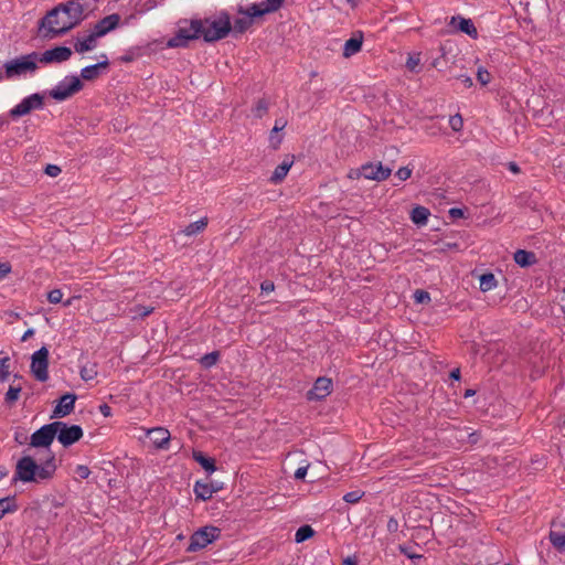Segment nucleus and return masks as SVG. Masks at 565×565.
Here are the masks:
<instances>
[{"instance_id":"obj_1","label":"nucleus","mask_w":565,"mask_h":565,"mask_svg":"<svg viewBox=\"0 0 565 565\" xmlns=\"http://www.w3.org/2000/svg\"><path fill=\"white\" fill-rule=\"evenodd\" d=\"M56 470V458L52 451H49L40 462L35 457L24 454L15 463L13 481L44 483L54 478Z\"/></svg>"},{"instance_id":"obj_2","label":"nucleus","mask_w":565,"mask_h":565,"mask_svg":"<svg viewBox=\"0 0 565 565\" xmlns=\"http://www.w3.org/2000/svg\"><path fill=\"white\" fill-rule=\"evenodd\" d=\"M83 11L79 1H68L51 10L42 20L41 26L46 31V35L55 36L65 33L81 22Z\"/></svg>"},{"instance_id":"obj_3","label":"nucleus","mask_w":565,"mask_h":565,"mask_svg":"<svg viewBox=\"0 0 565 565\" xmlns=\"http://www.w3.org/2000/svg\"><path fill=\"white\" fill-rule=\"evenodd\" d=\"M284 0H255L247 8H239L238 13L243 15L234 22V29L237 32H244L252 25L254 18L263 17L266 13L277 11Z\"/></svg>"},{"instance_id":"obj_4","label":"nucleus","mask_w":565,"mask_h":565,"mask_svg":"<svg viewBox=\"0 0 565 565\" xmlns=\"http://www.w3.org/2000/svg\"><path fill=\"white\" fill-rule=\"evenodd\" d=\"M202 39L205 42H215L227 36L231 32L230 15L224 12H217L205 19H201Z\"/></svg>"},{"instance_id":"obj_5","label":"nucleus","mask_w":565,"mask_h":565,"mask_svg":"<svg viewBox=\"0 0 565 565\" xmlns=\"http://www.w3.org/2000/svg\"><path fill=\"white\" fill-rule=\"evenodd\" d=\"M39 55L31 53L21 55L3 64V73H0V79H17L28 74H33L38 70Z\"/></svg>"},{"instance_id":"obj_6","label":"nucleus","mask_w":565,"mask_h":565,"mask_svg":"<svg viewBox=\"0 0 565 565\" xmlns=\"http://www.w3.org/2000/svg\"><path fill=\"white\" fill-rule=\"evenodd\" d=\"M201 19H192L180 24L177 34L167 42L168 47L185 46L189 41L202 38Z\"/></svg>"},{"instance_id":"obj_7","label":"nucleus","mask_w":565,"mask_h":565,"mask_svg":"<svg viewBox=\"0 0 565 565\" xmlns=\"http://www.w3.org/2000/svg\"><path fill=\"white\" fill-rule=\"evenodd\" d=\"M221 530L216 526H204L195 531L186 548L188 552H198L220 537Z\"/></svg>"},{"instance_id":"obj_8","label":"nucleus","mask_w":565,"mask_h":565,"mask_svg":"<svg viewBox=\"0 0 565 565\" xmlns=\"http://www.w3.org/2000/svg\"><path fill=\"white\" fill-rule=\"evenodd\" d=\"M55 436L64 446L68 447L83 437V429L78 425H67L64 422H54Z\"/></svg>"},{"instance_id":"obj_9","label":"nucleus","mask_w":565,"mask_h":565,"mask_svg":"<svg viewBox=\"0 0 565 565\" xmlns=\"http://www.w3.org/2000/svg\"><path fill=\"white\" fill-rule=\"evenodd\" d=\"M82 87L83 84L77 76L65 77L50 92V96L55 100L62 102L79 92Z\"/></svg>"},{"instance_id":"obj_10","label":"nucleus","mask_w":565,"mask_h":565,"mask_svg":"<svg viewBox=\"0 0 565 565\" xmlns=\"http://www.w3.org/2000/svg\"><path fill=\"white\" fill-rule=\"evenodd\" d=\"M44 105L43 96L34 93L23 98L19 104L10 109L11 118L17 119L30 114L32 110L41 109Z\"/></svg>"},{"instance_id":"obj_11","label":"nucleus","mask_w":565,"mask_h":565,"mask_svg":"<svg viewBox=\"0 0 565 565\" xmlns=\"http://www.w3.org/2000/svg\"><path fill=\"white\" fill-rule=\"evenodd\" d=\"M49 351L45 347L35 351L31 358V372L34 377L40 382H45L49 379Z\"/></svg>"},{"instance_id":"obj_12","label":"nucleus","mask_w":565,"mask_h":565,"mask_svg":"<svg viewBox=\"0 0 565 565\" xmlns=\"http://www.w3.org/2000/svg\"><path fill=\"white\" fill-rule=\"evenodd\" d=\"M55 428L54 422L51 424H46L42 426L40 429L34 431L30 437V446L34 448H46L47 452L50 450V446L54 441L55 438Z\"/></svg>"},{"instance_id":"obj_13","label":"nucleus","mask_w":565,"mask_h":565,"mask_svg":"<svg viewBox=\"0 0 565 565\" xmlns=\"http://www.w3.org/2000/svg\"><path fill=\"white\" fill-rule=\"evenodd\" d=\"M360 173L366 180L384 181L391 175L392 170L383 167L381 162L366 163L361 167Z\"/></svg>"},{"instance_id":"obj_14","label":"nucleus","mask_w":565,"mask_h":565,"mask_svg":"<svg viewBox=\"0 0 565 565\" xmlns=\"http://www.w3.org/2000/svg\"><path fill=\"white\" fill-rule=\"evenodd\" d=\"M332 392V381L328 377H319L316 380L311 390L307 393L309 401H320L326 398Z\"/></svg>"},{"instance_id":"obj_15","label":"nucleus","mask_w":565,"mask_h":565,"mask_svg":"<svg viewBox=\"0 0 565 565\" xmlns=\"http://www.w3.org/2000/svg\"><path fill=\"white\" fill-rule=\"evenodd\" d=\"M72 55V51L66 46H57L51 50H46L39 56V62L42 63H61L67 61Z\"/></svg>"},{"instance_id":"obj_16","label":"nucleus","mask_w":565,"mask_h":565,"mask_svg":"<svg viewBox=\"0 0 565 565\" xmlns=\"http://www.w3.org/2000/svg\"><path fill=\"white\" fill-rule=\"evenodd\" d=\"M147 436L150 437V440L156 449H168L171 435L170 431L164 427H154L146 429Z\"/></svg>"},{"instance_id":"obj_17","label":"nucleus","mask_w":565,"mask_h":565,"mask_svg":"<svg viewBox=\"0 0 565 565\" xmlns=\"http://www.w3.org/2000/svg\"><path fill=\"white\" fill-rule=\"evenodd\" d=\"M550 541L559 553H565V523L563 521L552 523Z\"/></svg>"},{"instance_id":"obj_18","label":"nucleus","mask_w":565,"mask_h":565,"mask_svg":"<svg viewBox=\"0 0 565 565\" xmlns=\"http://www.w3.org/2000/svg\"><path fill=\"white\" fill-rule=\"evenodd\" d=\"M75 401H76L75 394L68 393V394L63 395L60 398L55 408L53 409V414L51 417L52 418H62V417L70 415L74 409Z\"/></svg>"},{"instance_id":"obj_19","label":"nucleus","mask_w":565,"mask_h":565,"mask_svg":"<svg viewBox=\"0 0 565 565\" xmlns=\"http://www.w3.org/2000/svg\"><path fill=\"white\" fill-rule=\"evenodd\" d=\"M119 23V15L118 14H110L98 21L94 28L93 31L96 33L97 36L102 38L108 32L116 29V26Z\"/></svg>"},{"instance_id":"obj_20","label":"nucleus","mask_w":565,"mask_h":565,"mask_svg":"<svg viewBox=\"0 0 565 565\" xmlns=\"http://www.w3.org/2000/svg\"><path fill=\"white\" fill-rule=\"evenodd\" d=\"M98 39L99 36L92 30L87 35L76 39L74 49L79 54L92 51L97 46Z\"/></svg>"},{"instance_id":"obj_21","label":"nucleus","mask_w":565,"mask_h":565,"mask_svg":"<svg viewBox=\"0 0 565 565\" xmlns=\"http://www.w3.org/2000/svg\"><path fill=\"white\" fill-rule=\"evenodd\" d=\"M294 164V157H286L282 162L276 167V169L274 170L271 177L269 178V181L273 183V184H278L280 183L285 178L286 175L288 174L290 168L292 167Z\"/></svg>"},{"instance_id":"obj_22","label":"nucleus","mask_w":565,"mask_h":565,"mask_svg":"<svg viewBox=\"0 0 565 565\" xmlns=\"http://www.w3.org/2000/svg\"><path fill=\"white\" fill-rule=\"evenodd\" d=\"M450 25L459 29L461 32L468 34L473 39L478 36V31L470 19H466L462 17H452L450 20Z\"/></svg>"},{"instance_id":"obj_23","label":"nucleus","mask_w":565,"mask_h":565,"mask_svg":"<svg viewBox=\"0 0 565 565\" xmlns=\"http://www.w3.org/2000/svg\"><path fill=\"white\" fill-rule=\"evenodd\" d=\"M108 61L105 58L103 62H99L94 65L86 66L82 68L81 76L83 79L92 81L99 76L100 71L107 68Z\"/></svg>"},{"instance_id":"obj_24","label":"nucleus","mask_w":565,"mask_h":565,"mask_svg":"<svg viewBox=\"0 0 565 565\" xmlns=\"http://www.w3.org/2000/svg\"><path fill=\"white\" fill-rule=\"evenodd\" d=\"M362 43H363L362 34L347 40L343 45V53H342L343 56L348 58V57H351L352 55L359 53L362 49Z\"/></svg>"},{"instance_id":"obj_25","label":"nucleus","mask_w":565,"mask_h":565,"mask_svg":"<svg viewBox=\"0 0 565 565\" xmlns=\"http://www.w3.org/2000/svg\"><path fill=\"white\" fill-rule=\"evenodd\" d=\"M513 259L521 267H529L537 262L536 255L525 249H518L513 255Z\"/></svg>"},{"instance_id":"obj_26","label":"nucleus","mask_w":565,"mask_h":565,"mask_svg":"<svg viewBox=\"0 0 565 565\" xmlns=\"http://www.w3.org/2000/svg\"><path fill=\"white\" fill-rule=\"evenodd\" d=\"M286 127V121L282 119H278L275 121V125L269 134V146L273 149H277L282 141V136L279 135V131H281Z\"/></svg>"},{"instance_id":"obj_27","label":"nucleus","mask_w":565,"mask_h":565,"mask_svg":"<svg viewBox=\"0 0 565 565\" xmlns=\"http://www.w3.org/2000/svg\"><path fill=\"white\" fill-rule=\"evenodd\" d=\"M429 215L430 212L427 207L416 206L411 212V220L414 224L424 226L427 224Z\"/></svg>"},{"instance_id":"obj_28","label":"nucleus","mask_w":565,"mask_h":565,"mask_svg":"<svg viewBox=\"0 0 565 565\" xmlns=\"http://www.w3.org/2000/svg\"><path fill=\"white\" fill-rule=\"evenodd\" d=\"M216 491L211 484L196 481L194 484V493L198 499L206 501L212 498L213 493Z\"/></svg>"},{"instance_id":"obj_29","label":"nucleus","mask_w":565,"mask_h":565,"mask_svg":"<svg viewBox=\"0 0 565 565\" xmlns=\"http://www.w3.org/2000/svg\"><path fill=\"white\" fill-rule=\"evenodd\" d=\"M207 223H209V220L207 217H202L193 223H190L188 226H185L183 230H182V233L185 235V236H193V235H196L201 232H203L206 226H207Z\"/></svg>"},{"instance_id":"obj_30","label":"nucleus","mask_w":565,"mask_h":565,"mask_svg":"<svg viewBox=\"0 0 565 565\" xmlns=\"http://www.w3.org/2000/svg\"><path fill=\"white\" fill-rule=\"evenodd\" d=\"M18 510V504L14 497H7L0 499V519L7 513H12Z\"/></svg>"},{"instance_id":"obj_31","label":"nucleus","mask_w":565,"mask_h":565,"mask_svg":"<svg viewBox=\"0 0 565 565\" xmlns=\"http://www.w3.org/2000/svg\"><path fill=\"white\" fill-rule=\"evenodd\" d=\"M498 281L492 273H487L480 276V290L483 292L494 289Z\"/></svg>"},{"instance_id":"obj_32","label":"nucleus","mask_w":565,"mask_h":565,"mask_svg":"<svg viewBox=\"0 0 565 565\" xmlns=\"http://www.w3.org/2000/svg\"><path fill=\"white\" fill-rule=\"evenodd\" d=\"M193 458L196 462H199L203 469H205L207 472H214L215 471V465H214V460L211 459V458H207L205 457L202 452L200 451H194L193 452Z\"/></svg>"},{"instance_id":"obj_33","label":"nucleus","mask_w":565,"mask_h":565,"mask_svg":"<svg viewBox=\"0 0 565 565\" xmlns=\"http://www.w3.org/2000/svg\"><path fill=\"white\" fill-rule=\"evenodd\" d=\"M79 374L82 380L86 382L94 380L98 374L97 364L86 363L85 365L82 366Z\"/></svg>"},{"instance_id":"obj_34","label":"nucleus","mask_w":565,"mask_h":565,"mask_svg":"<svg viewBox=\"0 0 565 565\" xmlns=\"http://www.w3.org/2000/svg\"><path fill=\"white\" fill-rule=\"evenodd\" d=\"M313 534H315V531L310 525H303L297 530V532L295 534V540L297 543H301V542H305L306 540H309L310 537H312Z\"/></svg>"},{"instance_id":"obj_35","label":"nucleus","mask_w":565,"mask_h":565,"mask_svg":"<svg viewBox=\"0 0 565 565\" xmlns=\"http://www.w3.org/2000/svg\"><path fill=\"white\" fill-rule=\"evenodd\" d=\"M153 311V307H146V306H135L132 308L129 309V315L131 316L132 319H137V318H145L147 316H149L150 313H152Z\"/></svg>"},{"instance_id":"obj_36","label":"nucleus","mask_w":565,"mask_h":565,"mask_svg":"<svg viewBox=\"0 0 565 565\" xmlns=\"http://www.w3.org/2000/svg\"><path fill=\"white\" fill-rule=\"evenodd\" d=\"M22 391V387L20 385H11L6 393L4 401L9 405H13L20 397V393Z\"/></svg>"},{"instance_id":"obj_37","label":"nucleus","mask_w":565,"mask_h":565,"mask_svg":"<svg viewBox=\"0 0 565 565\" xmlns=\"http://www.w3.org/2000/svg\"><path fill=\"white\" fill-rule=\"evenodd\" d=\"M10 375V359L8 356L0 359V383L8 380Z\"/></svg>"},{"instance_id":"obj_38","label":"nucleus","mask_w":565,"mask_h":565,"mask_svg":"<svg viewBox=\"0 0 565 565\" xmlns=\"http://www.w3.org/2000/svg\"><path fill=\"white\" fill-rule=\"evenodd\" d=\"M420 64V53H411L408 54L407 61H406V67L411 72H417V68Z\"/></svg>"},{"instance_id":"obj_39","label":"nucleus","mask_w":565,"mask_h":565,"mask_svg":"<svg viewBox=\"0 0 565 565\" xmlns=\"http://www.w3.org/2000/svg\"><path fill=\"white\" fill-rule=\"evenodd\" d=\"M217 360H218V353L212 352V353L203 355L200 359V363L202 366L209 369V367L213 366L217 362Z\"/></svg>"},{"instance_id":"obj_40","label":"nucleus","mask_w":565,"mask_h":565,"mask_svg":"<svg viewBox=\"0 0 565 565\" xmlns=\"http://www.w3.org/2000/svg\"><path fill=\"white\" fill-rule=\"evenodd\" d=\"M413 297L416 303H428L430 301L429 292L423 289L415 290Z\"/></svg>"},{"instance_id":"obj_41","label":"nucleus","mask_w":565,"mask_h":565,"mask_svg":"<svg viewBox=\"0 0 565 565\" xmlns=\"http://www.w3.org/2000/svg\"><path fill=\"white\" fill-rule=\"evenodd\" d=\"M363 494L364 493L360 490L350 491L343 495V500L347 503H352V504L358 503L361 500V498L363 497Z\"/></svg>"},{"instance_id":"obj_42","label":"nucleus","mask_w":565,"mask_h":565,"mask_svg":"<svg viewBox=\"0 0 565 565\" xmlns=\"http://www.w3.org/2000/svg\"><path fill=\"white\" fill-rule=\"evenodd\" d=\"M449 126L454 131H460L463 127L462 117L459 114H456L449 118Z\"/></svg>"},{"instance_id":"obj_43","label":"nucleus","mask_w":565,"mask_h":565,"mask_svg":"<svg viewBox=\"0 0 565 565\" xmlns=\"http://www.w3.org/2000/svg\"><path fill=\"white\" fill-rule=\"evenodd\" d=\"M63 299V292L61 289H53L47 294V300L51 303H60Z\"/></svg>"},{"instance_id":"obj_44","label":"nucleus","mask_w":565,"mask_h":565,"mask_svg":"<svg viewBox=\"0 0 565 565\" xmlns=\"http://www.w3.org/2000/svg\"><path fill=\"white\" fill-rule=\"evenodd\" d=\"M477 78L481 85H487L491 81V75L487 70L480 67L477 72Z\"/></svg>"},{"instance_id":"obj_45","label":"nucleus","mask_w":565,"mask_h":565,"mask_svg":"<svg viewBox=\"0 0 565 565\" xmlns=\"http://www.w3.org/2000/svg\"><path fill=\"white\" fill-rule=\"evenodd\" d=\"M412 175V169L408 168V167H402L399 168L397 171H396V177L401 180V181H406L407 179H409Z\"/></svg>"},{"instance_id":"obj_46","label":"nucleus","mask_w":565,"mask_h":565,"mask_svg":"<svg viewBox=\"0 0 565 565\" xmlns=\"http://www.w3.org/2000/svg\"><path fill=\"white\" fill-rule=\"evenodd\" d=\"M75 472L81 479H87L90 475L89 468L84 465H78L75 469Z\"/></svg>"},{"instance_id":"obj_47","label":"nucleus","mask_w":565,"mask_h":565,"mask_svg":"<svg viewBox=\"0 0 565 565\" xmlns=\"http://www.w3.org/2000/svg\"><path fill=\"white\" fill-rule=\"evenodd\" d=\"M45 173L50 177H57L61 173V168L55 164H47L45 168Z\"/></svg>"},{"instance_id":"obj_48","label":"nucleus","mask_w":565,"mask_h":565,"mask_svg":"<svg viewBox=\"0 0 565 565\" xmlns=\"http://www.w3.org/2000/svg\"><path fill=\"white\" fill-rule=\"evenodd\" d=\"M11 271L9 263H0V279H3Z\"/></svg>"},{"instance_id":"obj_49","label":"nucleus","mask_w":565,"mask_h":565,"mask_svg":"<svg viewBox=\"0 0 565 565\" xmlns=\"http://www.w3.org/2000/svg\"><path fill=\"white\" fill-rule=\"evenodd\" d=\"M308 467H299L295 472L296 479H303L307 475Z\"/></svg>"},{"instance_id":"obj_50","label":"nucleus","mask_w":565,"mask_h":565,"mask_svg":"<svg viewBox=\"0 0 565 565\" xmlns=\"http://www.w3.org/2000/svg\"><path fill=\"white\" fill-rule=\"evenodd\" d=\"M262 290L265 292H271L274 290V282L266 280L260 286Z\"/></svg>"},{"instance_id":"obj_51","label":"nucleus","mask_w":565,"mask_h":565,"mask_svg":"<svg viewBox=\"0 0 565 565\" xmlns=\"http://www.w3.org/2000/svg\"><path fill=\"white\" fill-rule=\"evenodd\" d=\"M460 79H461L462 84H463L466 87H471V86H472V84H473V83H472L471 77H469V76H465V75H462V76H460Z\"/></svg>"},{"instance_id":"obj_52","label":"nucleus","mask_w":565,"mask_h":565,"mask_svg":"<svg viewBox=\"0 0 565 565\" xmlns=\"http://www.w3.org/2000/svg\"><path fill=\"white\" fill-rule=\"evenodd\" d=\"M449 214L452 216V217H460L463 215V212L460 210V209H450L449 211Z\"/></svg>"},{"instance_id":"obj_53","label":"nucleus","mask_w":565,"mask_h":565,"mask_svg":"<svg viewBox=\"0 0 565 565\" xmlns=\"http://www.w3.org/2000/svg\"><path fill=\"white\" fill-rule=\"evenodd\" d=\"M99 411L104 416L110 415V407L106 404L99 406Z\"/></svg>"},{"instance_id":"obj_54","label":"nucleus","mask_w":565,"mask_h":565,"mask_svg":"<svg viewBox=\"0 0 565 565\" xmlns=\"http://www.w3.org/2000/svg\"><path fill=\"white\" fill-rule=\"evenodd\" d=\"M342 565H358V563L355 558L347 557L343 559Z\"/></svg>"},{"instance_id":"obj_55","label":"nucleus","mask_w":565,"mask_h":565,"mask_svg":"<svg viewBox=\"0 0 565 565\" xmlns=\"http://www.w3.org/2000/svg\"><path fill=\"white\" fill-rule=\"evenodd\" d=\"M34 334L33 329H28L24 334L22 335V341H26L29 338H31Z\"/></svg>"},{"instance_id":"obj_56","label":"nucleus","mask_w":565,"mask_h":565,"mask_svg":"<svg viewBox=\"0 0 565 565\" xmlns=\"http://www.w3.org/2000/svg\"><path fill=\"white\" fill-rule=\"evenodd\" d=\"M450 377L458 381L460 379V371H459V369L452 370L451 373H450Z\"/></svg>"},{"instance_id":"obj_57","label":"nucleus","mask_w":565,"mask_h":565,"mask_svg":"<svg viewBox=\"0 0 565 565\" xmlns=\"http://www.w3.org/2000/svg\"><path fill=\"white\" fill-rule=\"evenodd\" d=\"M509 169L513 172V173H518L520 170H519V167L516 166V163L514 162H510L509 163Z\"/></svg>"},{"instance_id":"obj_58","label":"nucleus","mask_w":565,"mask_h":565,"mask_svg":"<svg viewBox=\"0 0 565 565\" xmlns=\"http://www.w3.org/2000/svg\"><path fill=\"white\" fill-rule=\"evenodd\" d=\"M7 470L4 468L0 469V480L7 476Z\"/></svg>"},{"instance_id":"obj_59","label":"nucleus","mask_w":565,"mask_h":565,"mask_svg":"<svg viewBox=\"0 0 565 565\" xmlns=\"http://www.w3.org/2000/svg\"><path fill=\"white\" fill-rule=\"evenodd\" d=\"M473 394H475V392L472 390H467L465 393V396H471Z\"/></svg>"},{"instance_id":"obj_60","label":"nucleus","mask_w":565,"mask_h":565,"mask_svg":"<svg viewBox=\"0 0 565 565\" xmlns=\"http://www.w3.org/2000/svg\"><path fill=\"white\" fill-rule=\"evenodd\" d=\"M394 525H395V526L397 525V524H396V522H393V520H391V521L388 522V529L394 527Z\"/></svg>"},{"instance_id":"obj_61","label":"nucleus","mask_w":565,"mask_h":565,"mask_svg":"<svg viewBox=\"0 0 565 565\" xmlns=\"http://www.w3.org/2000/svg\"><path fill=\"white\" fill-rule=\"evenodd\" d=\"M394 525H395V526L397 525V524H396V522H393V520H391V521L388 522V529L394 527Z\"/></svg>"},{"instance_id":"obj_62","label":"nucleus","mask_w":565,"mask_h":565,"mask_svg":"<svg viewBox=\"0 0 565 565\" xmlns=\"http://www.w3.org/2000/svg\"><path fill=\"white\" fill-rule=\"evenodd\" d=\"M71 305H72V299H68V300H66V301L64 302V306H65V307H68V306H71Z\"/></svg>"},{"instance_id":"obj_63","label":"nucleus","mask_w":565,"mask_h":565,"mask_svg":"<svg viewBox=\"0 0 565 565\" xmlns=\"http://www.w3.org/2000/svg\"><path fill=\"white\" fill-rule=\"evenodd\" d=\"M258 110L265 111L266 110V106L259 104Z\"/></svg>"},{"instance_id":"obj_64","label":"nucleus","mask_w":565,"mask_h":565,"mask_svg":"<svg viewBox=\"0 0 565 565\" xmlns=\"http://www.w3.org/2000/svg\"><path fill=\"white\" fill-rule=\"evenodd\" d=\"M407 556H408L409 558L419 557L418 555H414V554H407Z\"/></svg>"}]
</instances>
